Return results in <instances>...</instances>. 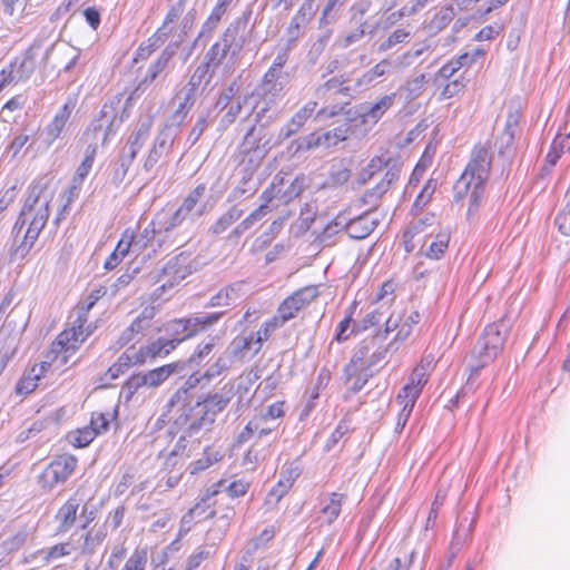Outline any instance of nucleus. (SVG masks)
<instances>
[{
  "mask_svg": "<svg viewBox=\"0 0 570 570\" xmlns=\"http://www.w3.org/2000/svg\"><path fill=\"white\" fill-rule=\"evenodd\" d=\"M520 111L518 109L510 110L507 115L505 125L503 131L495 140V147L498 148L499 156L509 161L513 156L514 138L519 131Z\"/></svg>",
  "mask_w": 570,
  "mask_h": 570,
  "instance_id": "obj_10",
  "label": "nucleus"
},
{
  "mask_svg": "<svg viewBox=\"0 0 570 570\" xmlns=\"http://www.w3.org/2000/svg\"><path fill=\"white\" fill-rule=\"evenodd\" d=\"M247 20L246 19H237L232 22L227 29L222 35L218 43H222V47L230 52L233 56H236L243 49L246 38Z\"/></svg>",
  "mask_w": 570,
  "mask_h": 570,
  "instance_id": "obj_14",
  "label": "nucleus"
},
{
  "mask_svg": "<svg viewBox=\"0 0 570 570\" xmlns=\"http://www.w3.org/2000/svg\"><path fill=\"white\" fill-rule=\"evenodd\" d=\"M248 97L254 100L249 114L254 116L256 124H259L262 127H266L277 119L278 111L276 110V105L278 98L261 96L255 91L252 95H248Z\"/></svg>",
  "mask_w": 570,
  "mask_h": 570,
  "instance_id": "obj_11",
  "label": "nucleus"
},
{
  "mask_svg": "<svg viewBox=\"0 0 570 570\" xmlns=\"http://www.w3.org/2000/svg\"><path fill=\"white\" fill-rule=\"evenodd\" d=\"M150 127V121L140 122L128 137L127 142L120 154L135 160L137 154L144 147L149 137Z\"/></svg>",
  "mask_w": 570,
  "mask_h": 570,
  "instance_id": "obj_24",
  "label": "nucleus"
},
{
  "mask_svg": "<svg viewBox=\"0 0 570 570\" xmlns=\"http://www.w3.org/2000/svg\"><path fill=\"white\" fill-rule=\"evenodd\" d=\"M350 362L344 366L343 373L345 383L348 384V390L353 393L360 392L364 385L373 376L374 371H370L363 365H356L353 371H348Z\"/></svg>",
  "mask_w": 570,
  "mask_h": 570,
  "instance_id": "obj_35",
  "label": "nucleus"
},
{
  "mask_svg": "<svg viewBox=\"0 0 570 570\" xmlns=\"http://www.w3.org/2000/svg\"><path fill=\"white\" fill-rule=\"evenodd\" d=\"M492 163V154L487 144H478L471 153V158L464 173L454 185V197L456 200L466 194L473 180L487 181Z\"/></svg>",
  "mask_w": 570,
  "mask_h": 570,
  "instance_id": "obj_3",
  "label": "nucleus"
},
{
  "mask_svg": "<svg viewBox=\"0 0 570 570\" xmlns=\"http://www.w3.org/2000/svg\"><path fill=\"white\" fill-rule=\"evenodd\" d=\"M27 539L28 533L26 531H18L14 534L0 540V563L4 561L8 554L20 550L27 542Z\"/></svg>",
  "mask_w": 570,
  "mask_h": 570,
  "instance_id": "obj_49",
  "label": "nucleus"
},
{
  "mask_svg": "<svg viewBox=\"0 0 570 570\" xmlns=\"http://www.w3.org/2000/svg\"><path fill=\"white\" fill-rule=\"evenodd\" d=\"M368 9L370 2L364 0L356 2L351 7V20L357 23V28L345 36L343 43L344 47H348L354 42L360 41L365 36L367 23L366 21H363V18Z\"/></svg>",
  "mask_w": 570,
  "mask_h": 570,
  "instance_id": "obj_18",
  "label": "nucleus"
},
{
  "mask_svg": "<svg viewBox=\"0 0 570 570\" xmlns=\"http://www.w3.org/2000/svg\"><path fill=\"white\" fill-rule=\"evenodd\" d=\"M196 219L185 212L180 206L167 219L158 215L159 233L165 234L170 238L173 232L180 226H193Z\"/></svg>",
  "mask_w": 570,
  "mask_h": 570,
  "instance_id": "obj_30",
  "label": "nucleus"
},
{
  "mask_svg": "<svg viewBox=\"0 0 570 570\" xmlns=\"http://www.w3.org/2000/svg\"><path fill=\"white\" fill-rule=\"evenodd\" d=\"M288 73L265 72L255 92H258L261 96L275 97L279 99L282 91L288 83Z\"/></svg>",
  "mask_w": 570,
  "mask_h": 570,
  "instance_id": "obj_21",
  "label": "nucleus"
},
{
  "mask_svg": "<svg viewBox=\"0 0 570 570\" xmlns=\"http://www.w3.org/2000/svg\"><path fill=\"white\" fill-rule=\"evenodd\" d=\"M450 234L448 232H440L436 235H426L422 248L424 255L431 259H440L449 247Z\"/></svg>",
  "mask_w": 570,
  "mask_h": 570,
  "instance_id": "obj_31",
  "label": "nucleus"
},
{
  "mask_svg": "<svg viewBox=\"0 0 570 570\" xmlns=\"http://www.w3.org/2000/svg\"><path fill=\"white\" fill-rule=\"evenodd\" d=\"M416 557V552L411 550L410 552H404L403 556H397L392 559L385 570H414L413 562Z\"/></svg>",
  "mask_w": 570,
  "mask_h": 570,
  "instance_id": "obj_64",
  "label": "nucleus"
},
{
  "mask_svg": "<svg viewBox=\"0 0 570 570\" xmlns=\"http://www.w3.org/2000/svg\"><path fill=\"white\" fill-rule=\"evenodd\" d=\"M71 111L72 107L69 104H65L58 110L51 122L45 127L41 136L42 141L47 148H49L55 142V140L60 137L70 118Z\"/></svg>",
  "mask_w": 570,
  "mask_h": 570,
  "instance_id": "obj_17",
  "label": "nucleus"
},
{
  "mask_svg": "<svg viewBox=\"0 0 570 570\" xmlns=\"http://www.w3.org/2000/svg\"><path fill=\"white\" fill-rule=\"evenodd\" d=\"M85 340L73 328H67L52 343V352L57 355L62 354L63 362H66L67 357L75 353Z\"/></svg>",
  "mask_w": 570,
  "mask_h": 570,
  "instance_id": "obj_20",
  "label": "nucleus"
},
{
  "mask_svg": "<svg viewBox=\"0 0 570 570\" xmlns=\"http://www.w3.org/2000/svg\"><path fill=\"white\" fill-rule=\"evenodd\" d=\"M179 45L180 40L170 42L166 46V48L161 51L157 60L149 66L145 77L137 85L135 92H144L147 89V87L151 82H154L164 71L171 68V61L177 53Z\"/></svg>",
  "mask_w": 570,
  "mask_h": 570,
  "instance_id": "obj_8",
  "label": "nucleus"
},
{
  "mask_svg": "<svg viewBox=\"0 0 570 570\" xmlns=\"http://www.w3.org/2000/svg\"><path fill=\"white\" fill-rule=\"evenodd\" d=\"M389 307L382 304L371 312H368L358 325V331H366L372 326L380 324L385 317H387Z\"/></svg>",
  "mask_w": 570,
  "mask_h": 570,
  "instance_id": "obj_61",
  "label": "nucleus"
},
{
  "mask_svg": "<svg viewBox=\"0 0 570 570\" xmlns=\"http://www.w3.org/2000/svg\"><path fill=\"white\" fill-rule=\"evenodd\" d=\"M158 225V216L155 220H153L138 237H131L134 240V246H147L148 243H153L155 239L159 248L163 247L164 244L168 242V236L165 234H160Z\"/></svg>",
  "mask_w": 570,
  "mask_h": 570,
  "instance_id": "obj_39",
  "label": "nucleus"
},
{
  "mask_svg": "<svg viewBox=\"0 0 570 570\" xmlns=\"http://www.w3.org/2000/svg\"><path fill=\"white\" fill-rule=\"evenodd\" d=\"M387 346L381 342V336H372L363 340L354 350L350 360L348 371H353L356 365H363L370 371L379 366L386 357Z\"/></svg>",
  "mask_w": 570,
  "mask_h": 570,
  "instance_id": "obj_4",
  "label": "nucleus"
},
{
  "mask_svg": "<svg viewBox=\"0 0 570 570\" xmlns=\"http://www.w3.org/2000/svg\"><path fill=\"white\" fill-rule=\"evenodd\" d=\"M148 554L146 549H136L126 560L121 570H146Z\"/></svg>",
  "mask_w": 570,
  "mask_h": 570,
  "instance_id": "obj_63",
  "label": "nucleus"
},
{
  "mask_svg": "<svg viewBox=\"0 0 570 570\" xmlns=\"http://www.w3.org/2000/svg\"><path fill=\"white\" fill-rule=\"evenodd\" d=\"M90 309L91 304H81L76 307L73 314L71 315V317L75 316V320L70 323L71 328H73L78 335H81L85 338H87L92 333L91 325H87Z\"/></svg>",
  "mask_w": 570,
  "mask_h": 570,
  "instance_id": "obj_45",
  "label": "nucleus"
},
{
  "mask_svg": "<svg viewBox=\"0 0 570 570\" xmlns=\"http://www.w3.org/2000/svg\"><path fill=\"white\" fill-rule=\"evenodd\" d=\"M402 165L397 159L387 158L383 160L381 171H384L383 177L377 181L380 185H385V189L389 190L391 186L396 183L401 175Z\"/></svg>",
  "mask_w": 570,
  "mask_h": 570,
  "instance_id": "obj_52",
  "label": "nucleus"
},
{
  "mask_svg": "<svg viewBox=\"0 0 570 570\" xmlns=\"http://www.w3.org/2000/svg\"><path fill=\"white\" fill-rule=\"evenodd\" d=\"M154 315V308H145L119 336L118 343L120 346L129 344L137 334L147 330L150 326Z\"/></svg>",
  "mask_w": 570,
  "mask_h": 570,
  "instance_id": "obj_27",
  "label": "nucleus"
},
{
  "mask_svg": "<svg viewBox=\"0 0 570 570\" xmlns=\"http://www.w3.org/2000/svg\"><path fill=\"white\" fill-rule=\"evenodd\" d=\"M266 155L267 150L263 149H258L257 151H254V154L249 155H239L236 173L254 176Z\"/></svg>",
  "mask_w": 570,
  "mask_h": 570,
  "instance_id": "obj_42",
  "label": "nucleus"
},
{
  "mask_svg": "<svg viewBox=\"0 0 570 570\" xmlns=\"http://www.w3.org/2000/svg\"><path fill=\"white\" fill-rule=\"evenodd\" d=\"M179 343H181V340L158 338L145 346H141L138 350V355L144 358L146 363L148 360H155L158 356L168 355Z\"/></svg>",
  "mask_w": 570,
  "mask_h": 570,
  "instance_id": "obj_29",
  "label": "nucleus"
},
{
  "mask_svg": "<svg viewBox=\"0 0 570 570\" xmlns=\"http://www.w3.org/2000/svg\"><path fill=\"white\" fill-rule=\"evenodd\" d=\"M396 94L382 96L377 101L360 107V117L362 122L376 124L385 112L395 104Z\"/></svg>",
  "mask_w": 570,
  "mask_h": 570,
  "instance_id": "obj_19",
  "label": "nucleus"
},
{
  "mask_svg": "<svg viewBox=\"0 0 570 570\" xmlns=\"http://www.w3.org/2000/svg\"><path fill=\"white\" fill-rule=\"evenodd\" d=\"M508 332V326L503 321L490 324L484 328L471 352L472 363L470 364L471 373L468 385L484 366L495 360L505 343Z\"/></svg>",
  "mask_w": 570,
  "mask_h": 570,
  "instance_id": "obj_2",
  "label": "nucleus"
},
{
  "mask_svg": "<svg viewBox=\"0 0 570 570\" xmlns=\"http://www.w3.org/2000/svg\"><path fill=\"white\" fill-rule=\"evenodd\" d=\"M235 364L236 362L234 361V358L225 350L216 358V361L206 370V372L203 374V377H205L207 381H210L212 379L217 377L222 373L232 368Z\"/></svg>",
  "mask_w": 570,
  "mask_h": 570,
  "instance_id": "obj_53",
  "label": "nucleus"
},
{
  "mask_svg": "<svg viewBox=\"0 0 570 570\" xmlns=\"http://www.w3.org/2000/svg\"><path fill=\"white\" fill-rule=\"evenodd\" d=\"M391 62L389 60H382L376 63L373 68L365 71L355 82L356 90L371 86L377 78L386 75L390 70Z\"/></svg>",
  "mask_w": 570,
  "mask_h": 570,
  "instance_id": "obj_48",
  "label": "nucleus"
},
{
  "mask_svg": "<svg viewBox=\"0 0 570 570\" xmlns=\"http://www.w3.org/2000/svg\"><path fill=\"white\" fill-rule=\"evenodd\" d=\"M348 80L340 77H332L316 89V95L321 98L332 99L336 95L352 97V91H356L355 85L347 83Z\"/></svg>",
  "mask_w": 570,
  "mask_h": 570,
  "instance_id": "obj_23",
  "label": "nucleus"
},
{
  "mask_svg": "<svg viewBox=\"0 0 570 570\" xmlns=\"http://www.w3.org/2000/svg\"><path fill=\"white\" fill-rule=\"evenodd\" d=\"M75 550L70 541L57 543L55 546L37 550L24 558L26 562L39 560L42 566H48L59 559L70 556Z\"/></svg>",
  "mask_w": 570,
  "mask_h": 570,
  "instance_id": "obj_15",
  "label": "nucleus"
},
{
  "mask_svg": "<svg viewBox=\"0 0 570 570\" xmlns=\"http://www.w3.org/2000/svg\"><path fill=\"white\" fill-rule=\"evenodd\" d=\"M255 347L254 338L249 335L242 334L234 337L225 350L237 363L244 361L249 353L255 355Z\"/></svg>",
  "mask_w": 570,
  "mask_h": 570,
  "instance_id": "obj_33",
  "label": "nucleus"
},
{
  "mask_svg": "<svg viewBox=\"0 0 570 570\" xmlns=\"http://www.w3.org/2000/svg\"><path fill=\"white\" fill-rule=\"evenodd\" d=\"M50 203L51 196L42 187L29 188L23 207L12 228L14 235V244L10 252L12 262L22 261L30 253L48 222Z\"/></svg>",
  "mask_w": 570,
  "mask_h": 570,
  "instance_id": "obj_1",
  "label": "nucleus"
},
{
  "mask_svg": "<svg viewBox=\"0 0 570 570\" xmlns=\"http://www.w3.org/2000/svg\"><path fill=\"white\" fill-rule=\"evenodd\" d=\"M132 163L134 159L122 154L119 155L117 161L112 165L110 173V180L116 187L122 184Z\"/></svg>",
  "mask_w": 570,
  "mask_h": 570,
  "instance_id": "obj_57",
  "label": "nucleus"
},
{
  "mask_svg": "<svg viewBox=\"0 0 570 570\" xmlns=\"http://www.w3.org/2000/svg\"><path fill=\"white\" fill-rule=\"evenodd\" d=\"M203 375H198L197 373H193L189 375V377L186 380L185 385L180 389H178L173 396L170 397L168 405L170 407L180 406V404H185L187 402L189 391L194 387H196L200 381Z\"/></svg>",
  "mask_w": 570,
  "mask_h": 570,
  "instance_id": "obj_51",
  "label": "nucleus"
},
{
  "mask_svg": "<svg viewBox=\"0 0 570 570\" xmlns=\"http://www.w3.org/2000/svg\"><path fill=\"white\" fill-rule=\"evenodd\" d=\"M206 185L199 184L193 190L189 191V194L180 205V207L195 219H198L200 216H203L205 212V204L200 203V199L204 197Z\"/></svg>",
  "mask_w": 570,
  "mask_h": 570,
  "instance_id": "obj_36",
  "label": "nucleus"
},
{
  "mask_svg": "<svg viewBox=\"0 0 570 570\" xmlns=\"http://www.w3.org/2000/svg\"><path fill=\"white\" fill-rule=\"evenodd\" d=\"M346 501V495L333 492L323 501L321 515L327 524H332L341 514L342 505Z\"/></svg>",
  "mask_w": 570,
  "mask_h": 570,
  "instance_id": "obj_38",
  "label": "nucleus"
},
{
  "mask_svg": "<svg viewBox=\"0 0 570 570\" xmlns=\"http://www.w3.org/2000/svg\"><path fill=\"white\" fill-rule=\"evenodd\" d=\"M184 367L181 363H170L145 373L147 387H157L163 384L171 374Z\"/></svg>",
  "mask_w": 570,
  "mask_h": 570,
  "instance_id": "obj_40",
  "label": "nucleus"
},
{
  "mask_svg": "<svg viewBox=\"0 0 570 570\" xmlns=\"http://www.w3.org/2000/svg\"><path fill=\"white\" fill-rule=\"evenodd\" d=\"M216 70L217 69L208 65V62L202 61L190 76L186 88L194 92L199 88H202L203 91L209 89Z\"/></svg>",
  "mask_w": 570,
  "mask_h": 570,
  "instance_id": "obj_32",
  "label": "nucleus"
},
{
  "mask_svg": "<svg viewBox=\"0 0 570 570\" xmlns=\"http://www.w3.org/2000/svg\"><path fill=\"white\" fill-rule=\"evenodd\" d=\"M81 502V498L75 493L58 509L55 514L57 534L67 533L75 527Z\"/></svg>",
  "mask_w": 570,
  "mask_h": 570,
  "instance_id": "obj_13",
  "label": "nucleus"
},
{
  "mask_svg": "<svg viewBox=\"0 0 570 570\" xmlns=\"http://www.w3.org/2000/svg\"><path fill=\"white\" fill-rule=\"evenodd\" d=\"M107 537L106 525H101L97 529L88 530L83 537V543L81 546V554L91 556L96 552L97 548L105 541Z\"/></svg>",
  "mask_w": 570,
  "mask_h": 570,
  "instance_id": "obj_46",
  "label": "nucleus"
},
{
  "mask_svg": "<svg viewBox=\"0 0 570 570\" xmlns=\"http://www.w3.org/2000/svg\"><path fill=\"white\" fill-rule=\"evenodd\" d=\"M259 422V419L249 421L244 428V430L239 433L238 441L246 442L252 436L256 435V442H258L259 444H266V446L269 448L272 442L275 441V438L271 439L273 430L271 428L261 426Z\"/></svg>",
  "mask_w": 570,
  "mask_h": 570,
  "instance_id": "obj_34",
  "label": "nucleus"
},
{
  "mask_svg": "<svg viewBox=\"0 0 570 570\" xmlns=\"http://www.w3.org/2000/svg\"><path fill=\"white\" fill-rule=\"evenodd\" d=\"M318 296L317 286L309 285L296 291L293 295L284 299L279 305L277 313L282 324L294 318L297 313Z\"/></svg>",
  "mask_w": 570,
  "mask_h": 570,
  "instance_id": "obj_7",
  "label": "nucleus"
},
{
  "mask_svg": "<svg viewBox=\"0 0 570 570\" xmlns=\"http://www.w3.org/2000/svg\"><path fill=\"white\" fill-rule=\"evenodd\" d=\"M232 396L229 393L226 394H210L206 399H204L202 402H197L202 409H204L206 412L208 411V414L212 413V419L214 421L216 420V416L218 413H220L223 410L226 409L228 403L230 402Z\"/></svg>",
  "mask_w": 570,
  "mask_h": 570,
  "instance_id": "obj_47",
  "label": "nucleus"
},
{
  "mask_svg": "<svg viewBox=\"0 0 570 570\" xmlns=\"http://www.w3.org/2000/svg\"><path fill=\"white\" fill-rule=\"evenodd\" d=\"M308 9H311V6H308ZM308 21L309 16L307 12V8L305 4H303L289 22V26L287 28L288 39L291 41L297 40L301 37L302 28H304Z\"/></svg>",
  "mask_w": 570,
  "mask_h": 570,
  "instance_id": "obj_56",
  "label": "nucleus"
},
{
  "mask_svg": "<svg viewBox=\"0 0 570 570\" xmlns=\"http://www.w3.org/2000/svg\"><path fill=\"white\" fill-rule=\"evenodd\" d=\"M178 407L181 414L177 419V423L187 424L185 433L188 438H196L198 440L202 435L212 430L215 423L214 419H212V413L208 414V411L206 412L197 403L194 406H188L185 403L180 404Z\"/></svg>",
  "mask_w": 570,
  "mask_h": 570,
  "instance_id": "obj_5",
  "label": "nucleus"
},
{
  "mask_svg": "<svg viewBox=\"0 0 570 570\" xmlns=\"http://www.w3.org/2000/svg\"><path fill=\"white\" fill-rule=\"evenodd\" d=\"M236 175L239 177V181L229 193L228 200L230 202L246 199L253 196L258 189V183L254 179V176L237 173Z\"/></svg>",
  "mask_w": 570,
  "mask_h": 570,
  "instance_id": "obj_37",
  "label": "nucleus"
},
{
  "mask_svg": "<svg viewBox=\"0 0 570 570\" xmlns=\"http://www.w3.org/2000/svg\"><path fill=\"white\" fill-rule=\"evenodd\" d=\"M189 274H191L189 255L181 253L169 259L163 267L161 275L167 279L163 283L161 288L174 287Z\"/></svg>",
  "mask_w": 570,
  "mask_h": 570,
  "instance_id": "obj_12",
  "label": "nucleus"
},
{
  "mask_svg": "<svg viewBox=\"0 0 570 570\" xmlns=\"http://www.w3.org/2000/svg\"><path fill=\"white\" fill-rule=\"evenodd\" d=\"M269 212V206L259 205L258 208L253 210L233 229L232 236L239 237L245 232L250 229L256 223L262 220Z\"/></svg>",
  "mask_w": 570,
  "mask_h": 570,
  "instance_id": "obj_50",
  "label": "nucleus"
},
{
  "mask_svg": "<svg viewBox=\"0 0 570 570\" xmlns=\"http://www.w3.org/2000/svg\"><path fill=\"white\" fill-rule=\"evenodd\" d=\"M176 139V129L164 127L154 140L151 148L144 160V170L151 171L164 155L170 153Z\"/></svg>",
  "mask_w": 570,
  "mask_h": 570,
  "instance_id": "obj_9",
  "label": "nucleus"
},
{
  "mask_svg": "<svg viewBox=\"0 0 570 570\" xmlns=\"http://www.w3.org/2000/svg\"><path fill=\"white\" fill-rule=\"evenodd\" d=\"M249 100L248 95L237 96V98L224 110L225 114L220 118V125L223 128H227L235 122L237 117L240 115L243 106Z\"/></svg>",
  "mask_w": 570,
  "mask_h": 570,
  "instance_id": "obj_59",
  "label": "nucleus"
},
{
  "mask_svg": "<svg viewBox=\"0 0 570 570\" xmlns=\"http://www.w3.org/2000/svg\"><path fill=\"white\" fill-rule=\"evenodd\" d=\"M177 99L179 100V104L171 115V124L165 126L175 128L176 136L178 135V127L184 122L186 116L188 115V112L190 111L196 101V92L189 91V89L185 87L177 95Z\"/></svg>",
  "mask_w": 570,
  "mask_h": 570,
  "instance_id": "obj_28",
  "label": "nucleus"
},
{
  "mask_svg": "<svg viewBox=\"0 0 570 570\" xmlns=\"http://www.w3.org/2000/svg\"><path fill=\"white\" fill-rule=\"evenodd\" d=\"M215 552L216 549L214 546L198 547L195 552L188 557L185 570H196L205 560L213 557Z\"/></svg>",
  "mask_w": 570,
  "mask_h": 570,
  "instance_id": "obj_60",
  "label": "nucleus"
},
{
  "mask_svg": "<svg viewBox=\"0 0 570 570\" xmlns=\"http://www.w3.org/2000/svg\"><path fill=\"white\" fill-rule=\"evenodd\" d=\"M77 459L72 455H62L53 460L39 476V484L46 491L52 490L57 484L65 483L73 473Z\"/></svg>",
  "mask_w": 570,
  "mask_h": 570,
  "instance_id": "obj_6",
  "label": "nucleus"
},
{
  "mask_svg": "<svg viewBox=\"0 0 570 570\" xmlns=\"http://www.w3.org/2000/svg\"><path fill=\"white\" fill-rule=\"evenodd\" d=\"M244 282H235L223 287L218 293L213 295L207 307H223L235 304L243 296Z\"/></svg>",
  "mask_w": 570,
  "mask_h": 570,
  "instance_id": "obj_26",
  "label": "nucleus"
},
{
  "mask_svg": "<svg viewBox=\"0 0 570 570\" xmlns=\"http://www.w3.org/2000/svg\"><path fill=\"white\" fill-rule=\"evenodd\" d=\"M17 352V335L9 325H3L0 328V354L3 358H12Z\"/></svg>",
  "mask_w": 570,
  "mask_h": 570,
  "instance_id": "obj_55",
  "label": "nucleus"
},
{
  "mask_svg": "<svg viewBox=\"0 0 570 570\" xmlns=\"http://www.w3.org/2000/svg\"><path fill=\"white\" fill-rule=\"evenodd\" d=\"M375 228L374 222H370L365 215L351 219L346 224V232L351 238L364 239Z\"/></svg>",
  "mask_w": 570,
  "mask_h": 570,
  "instance_id": "obj_44",
  "label": "nucleus"
},
{
  "mask_svg": "<svg viewBox=\"0 0 570 570\" xmlns=\"http://www.w3.org/2000/svg\"><path fill=\"white\" fill-rule=\"evenodd\" d=\"M320 146H323L321 134L312 132L295 139L291 147L294 148V153L297 154L308 151Z\"/></svg>",
  "mask_w": 570,
  "mask_h": 570,
  "instance_id": "obj_62",
  "label": "nucleus"
},
{
  "mask_svg": "<svg viewBox=\"0 0 570 570\" xmlns=\"http://www.w3.org/2000/svg\"><path fill=\"white\" fill-rule=\"evenodd\" d=\"M261 140V137L256 134V127L252 126L239 145L238 155L254 154L258 149L267 150L266 144H262Z\"/></svg>",
  "mask_w": 570,
  "mask_h": 570,
  "instance_id": "obj_58",
  "label": "nucleus"
},
{
  "mask_svg": "<svg viewBox=\"0 0 570 570\" xmlns=\"http://www.w3.org/2000/svg\"><path fill=\"white\" fill-rule=\"evenodd\" d=\"M96 154H97V145L90 144L86 148L85 157H83L82 161L80 163V165L78 166L76 174L73 176V188L81 187L83 180L86 179V177L88 176V174L90 173V170L92 168Z\"/></svg>",
  "mask_w": 570,
  "mask_h": 570,
  "instance_id": "obj_43",
  "label": "nucleus"
},
{
  "mask_svg": "<svg viewBox=\"0 0 570 570\" xmlns=\"http://www.w3.org/2000/svg\"><path fill=\"white\" fill-rule=\"evenodd\" d=\"M317 107L316 101L306 102L301 109H298L292 118L281 128L278 138L282 140L288 139L293 135L297 134L312 117Z\"/></svg>",
  "mask_w": 570,
  "mask_h": 570,
  "instance_id": "obj_16",
  "label": "nucleus"
},
{
  "mask_svg": "<svg viewBox=\"0 0 570 570\" xmlns=\"http://www.w3.org/2000/svg\"><path fill=\"white\" fill-rule=\"evenodd\" d=\"M8 68L14 79V83L28 80L36 69L32 49H28L21 58H16L11 61Z\"/></svg>",
  "mask_w": 570,
  "mask_h": 570,
  "instance_id": "obj_25",
  "label": "nucleus"
},
{
  "mask_svg": "<svg viewBox=\"0 0 570 570\" xmlns=\"http://www.w3.org/2000/svg\"><path fill=\"white\" fill-rule=\"evenodd\" d=\"M244 214L238 205L230 206L218 219L209 227V233L219 235L226 232Z\"/></svg>",
  "mask_w": 570,
  "mask_h": 570,
  "instance_id": "obj_41",
  "label": "nucleus"
},
{
  "mask_svg": "<svg viewBox=\"0 0 570 570\" xmlns=\"http://www.w3.org/2000/svg\"><path fill=\"white\" fill-rule=\"evenodd\" d=\"M426 382V368L424 365L420 364L413 370L410 382L400 390L397 399H407L410 402H416Z\"/></svg>",
  "mask_w": 570,
  "mask_h": 570,
  "instance_id": "obj_22",
  "label": "nucleus"
},
{
  "mask_svg": "<svg viewBox=\"0 0 570 570\" xmlns=\"http://www.w3.org/2000/svg\"><path fill=\"white\" fill-rule=\"evenodd\" d=\"M455 11L452 6L441 8L430 20L428 29L432 33L442 31L454 19Z\"/></svg>",
  "mask_w": 570,
  "mask_h": 570,
  "instance_id": "obj_54",
  "label": "nucleus"
}]
</instances>
